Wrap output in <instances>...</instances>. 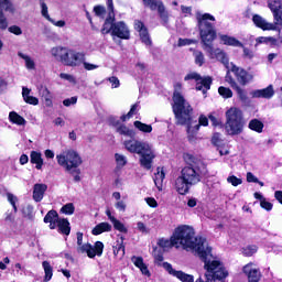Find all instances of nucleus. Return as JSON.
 <instances>
[{
  "instance_id": "774afa93",
  "label": "nucleus",
  "mask_w": 282,
  "mask_h": 282,
  "mask_svg": "<svg viewBox=\"0 0 282 282\" xmlns=\"http://www.w3.org/2000/svg\"><path fill=\"white\" fill-rule=\"evenodd\" d=\"M24 101L28 102V105H39V98L30 95L24 99Z\"/></svg>"
},
{
  "instance_id": "0e129e2a",
  "label": "nucleus",
  "mask_w": 282,
  "mask_h": 282,
  "mask_svg": "<svg viewBox=\"0 0 282 282\" xmlns=\"http://www.w3.org/2000/svg\"><path fill=\"white\" fill-rule=\"evenodd\" d=\"M260 206H261V208H263L264 210H272V208H273V205H272V203H270V202H268V199H262V202H260Z\"/></svg>"
},
{
  "instance_id": "49530a36",
  "label": "nucleus",
  "mask_w": 282,
  "mask_h": 282,
  "mask_svg": "<svg viewBox=\"0 0 282 282\" xmlns=\"http://www.w3.org/2000/svg\"><path fill=\"white\" fill-rule=\"evenodd\" d=\"M112 226H113L115 230H118L119 232H124V234L128 232V229H127V227L124 226V224H122L120 220H118V218H116V219L112 221Z\"/></svg>"
},
{
  "instance_id": "c756f323",
  "label": "nucleus",
  "mask_w": 282,
  "mask_h": 282,
  "mask_svg": "<svg viewBox=\"0 0 282 282\" xmlns=\"http://www.w3.org/2000/svg\"><path fill=\"white\" fill-rule=\"evenodd\" d=\"M56 228H58V231L62 232V235L68 236L69 232H72V228L69 227V220L63 218L57 220Z\"/></svg>"
},
{
  "instance_id": "e2e57ef3",
  "label": "nucleus",
  "mask_w": 282,
  "mask_h": 282,
  "mask_svg": "<svg viewBox=\"0 0 282 282\" xmlns=\"http://www.w3.org/2000/svg\"><path fill=\"white\" fill-rule=\"evenodd\" d=\"M108 80L111 84L112 89H118V87H120V79H118V77L112 76L109 77Z\"/></svg>"
},
{
  "instance_id": "1a4fd4ad",
  "label": "nucleus",
  "mask_w": 282,
  "mask_h": 282,
  "mask_svg": "<svg viewBox=\"0 0 282 282\" xmlns=\"http://www.w3.org/2000/svg\"><path fill=\"white\" fill-rule=\"evenodd\" d=\"M225 131L227 135H241L246 127L241 109L231 107L225 112Z\"/></svg>"
},
{
  "instance_id": "72a5a7b5",
  "label": "nucleus",
  "mask_w": 282,
  "mask_h": 282,
  "mask_svg": "<svg viewBox=\"0 0 282 282\" xmlns=\"http://www.w3.org/2000/svg\"><path fill=\"white\" fill-rule=\"evenodd\" d=\"M9 120L12 122V124H18L19 127H24L25 124V118L17 113L15 111H11L9 113Z\"/></svg>"
},
{
  "instance_id": "f257e3e1",
  "label": "nucleus",
  "mask_w": 282,
  "mask_h": 282,
  "mask_svg": "<svg viewBox=\"0 0 282 282\" xmlns=\"http://www.w3.org/2000/svg\"><path fill=\"white\" fill-rule=\"evenodd\" d=\"M184 161L187 166L183 167L181 175L175 180L174 186L180 195H186L191 191V186L199 184L206 175V165L199 161H195L193 154H184Z\"/></svg>"
},
{
  "instance_id": "3c124183",
  "label": "nucleus",
  "mask_w": 282,
  "mask_h": 282,
  "mask_svg": "<svg viewBox=\"0 0 282 282\" xmlns=\"http://www.w3.org/2000/svg\"><path fill=\"white\" fill-rule=\"evenodd\" d=\"M227 182L231 184V186H240V184H243V181L235 175L228 176Z\"/></svg>"
},
{
  "instance_id": "c03bdc74",
  "label": "nucleus",
  "mask_w": 282,
  "mask_h": 282,
  "mask_svg": "<svg viewBox=\"0 0 282 282\" xmlns=\"http://www.w3.org/2000/svg\"><path fill=\"white\" fill-rule=\"evenodd\" d=\"M257 250H259L257 246H248L242 248V254L243 257H252V254H257Z\"/></svg>"
},
{
  "instance_id": "7ed1b4c3",
  "label": "nucleus",
  "mask_w": 282,
  "mask_h": 282,
  "mask_svg": "<svg viewBox=\"0 0 282 282\" xmlns=\"http://www.w3.org/2000/svg\"><path fill=\"white\" fill-rule=\"evenodd\" d=\"M174 248L192 250L196 257L208 246V241L203 237H195V230L191 226L182 225L173 232Z\"/></svg>"
},
{
  "instance_id": "a18cd8bd",
  "label": "nucleus",
  "mask_w": 282,
  "mask_h": 282,
  "mask_svg": "<svg viewBox=\"0 0 282 282\" xmlns=\"http://www.w3.org/2000/svg\"><path fill=\"white\" fill-rule=\"evenodd\" d=\"M24 217L28 219H34V207L32 205H26L22 208Z\"/></svg>"
},
{
  "instance_id": "393cba45",
  "label": "nucleus",
  "mask_w": 282,
  "mask_h": 282,
  "mask_svg": "<svg viewBox=\"0 0 282 282\" xmlns=\"http://www.w3.org/2000/svg\"><path fill=\"white\" fill-rule=\"evenodd\" d=\"M47 191V185L45 184H35L33 187V199L34 202H41Z\"/></svg>"
},
{
  "instance_id": "a211bd4d",
  "label": "nucleus",
  "mask_w": 282,
  "mask_h": 282,
  "mask_svg": "<svg viewBox=\"0 0 282 282\" xmlns=\"http://www.w3.org/2000/svg\"><path fill=\"white\" fill-rule=\"evenodd\" d=\"M200 127H208V117L200 115L198 118V123L191 122L187 126V134L189 140H193L195 135H197V131H199Z\"/></svg>"
},
{
  "instance_id": "6e6d98bb",
  "label": "nucleus",
  "mask_w": 282,
  "mask_h": 282,
  "mask_svg": "<svg viewBox=\"0 0 282 282\" xmlns=\"http://www.w3.org/2000/svg\"><path fill=\"white\" fill-rule=\"evenodd\" d=\"M86 58L87 57L84 58V62H82V65H84V69H86L87 72H94V69H98V67H100L99 65L86 62Z\"/></svg>"
},
{
  "instance_id": "f3484780",
  "label": "nucleus",
  "mask_w": 282,
  "mask_h": 282,
  "mask_svg": "<svg viewBox=\"0 0 282 282\" xmlns=\"http://www.w3.org/2000/svg\"><path fill=\"white\" fill-rule=\"evenodd\" d=\"M143 3L149 6L151 10H158L160 19L165 23H169V12L166 11V8H164V3H162V1L143 0Z\"/></svg>"
},
{
  "instance_id": "39448f33",
  "label": "nucleus",
  "mask_w": 282,
  "mask_h": 282,
  "mask_svg": "<svg viewBox=\"0 0 282 282\" xmlns=\"http://www.w3.org/2000/svg\"><path fill=\"white\" fill-rule=\"evenodd\" d=\"M108 6V17L101 28V34H111L113 39L129 40L130 32L129 26L122 21H116V13H113V0H107Z\"/></svg>"
},
{
  "instance_id": "dca6fc26",
  "label": "nucleus",
  "mask_w": 282,
  "mask_h": 282,
  "mask_svg": "<svg viewBox=\"0 0 282 282\" xmlns=\"http://www.w3.org/2000/svg\"><path fill=\"white\" fill-rule=\"evenodd\" d=\"M252 21H253L256 28H260V30H263L264 32L280 30L279 25H281V24L276 23V21H274V23H270V22H268L267 19H264L263 17H261L259 14H254L252 17Z\"/></svg>"
},
{
  "instance_id": "b1692460",
  "label": "nucleus",
  "mask_w": 282,
  "mask_h": 282,
  "mask_svg": "<svg viewBox=\"0 0 282 282\" xmlns=\"http://www.w3.org/2000/svg\"><path fill=\"white\" fill-rule=\"evenodd\" d=\"M132 263H134L135 268H139V270L144 274L145 276H151V272L149 271V267L144 263V259L142 257H135L133 256L131 258Z\"/></svg>"
},
{
  "instance_id": "79ce46f5",
  "label": "nucleus",
  "mask_w": 282,
  "mask_h": 282,
  "mask_svg": "<svg viewBox=\"0 0 282 282\" xmlns=\"http://www.w3.org/2000/svg\"><path fill=\"white\" fill-rule=\"evenodd\" d=\"M115 160L117 163V169H122V167L127 166V156H124L120 153H116Z\"/></svg>"
},
{
  "instance_id": "412c9836",
  "label": "nucleus",
  "mask_w": 282,
  "mask_h": 282,
  "mask_svg": "<svg viewBox=\"0 0 282 282\" xmlns=\"http://www.w3.org/2000/svg\"><path fill=\"white\" fill-rule=\"evenodd\" d=\"M134 30L139 32L140 39L144 45H151V37L149 36V31H147V28L144 26V23H142L139 20L134 21Z\"/></svg>"
},
{
  "instance_id": "5701e85b",
  "label": "nucleus",
  "mask_w": 282,
  "mask_h": 282,
  "mask_svg": "<svg viewBox=\"0 0 282 282\" xmlns=\"http://www.w3.org/2000/svg\"><path fill=\"white\" fill-rule=\"evenodd\" d=\"M59 219L56 210H50L44 217V224H50L51 230H54L56 229Z\"/></svg>"
},
{
  "instance_id": "20e7f679",
  "label": "nucleus",
  "mask_w": 282,
  "mask_h": 282,
  "mask_svg": "<svg viewBox=\"0 0 282 282\" xmlns=\"http://www.w3.org/2000/svg\"><path fill=\"white\" fill-rule=\"evenodd\" d=\"M197 257L205 263L206 281L199 276L195 282L224 281L228 276L229 273L226 267H224V263L213 257V248L210 246H207Z\"/></svg>"
},
{
  "instance_id": "de8ad7c7",
  "label": "nucleus",
  "mask_w": 282,
  "mask_h": 282,
  "mask_svg": "<svg viewBox=\"0 0 282 282\" xmlns=\"http://www.w3.org/2000/svg\"><path fill=\"white\" fill-rule=\"evenodd\" d=\"M212 144H214V147H221V144H224V140H221V133L219 132H215L212 137Z\"/></svg>"
},
{
  "instance_id": "423d86ee",
  "label": "nucleus",
  "mask_w": 282,
  "mask_h": 282,
  "mask_svg": "<svg viewBox=\"0 0 282 282\" xmlns=\"http://www.w3.org/2000/svg\"><path fill=\"white\" fill-rule=\"evenodd\" d=\"M173 102V111L177 120V124H188V122H191L193 107H191V104H188L182 95V84L180 83L174 85Z\"/></svg>"
},
{
  "instance_id": "6e6552de",
  "label": "nucleus",
  "mask_w": 282,
  "mask_h": 282,
  "mask_svg": "<svg viewBox=\"0 0 282 282\" xmlns=\"http://www.w3.org/2000/svg\"><path fill=\"white\" fill-rule=\"evenodd\" d=\"M51 56L66 67H80L85 61V53L65 46L51 48Z\"/></svg>"
},
{
  "instance_id": "2f4dec72",
  "label": "nucleus",
  "mask_w": 282,
  "mask_h": 282,
  "mask_svg": "<svg viewBox=\"0 0 282 282\" xmlns=\"http://www.w3.org/2000/svg\"><path fill=\"white\" fill-rule=\"evenodd\" d=\"M42 268L44 270V282L52 281V276H54V268L50 264V261H43Z\"/></svg>"
},
{
  "instance_id": "0eeeda50",
  "label": "nucleus",
  "mask_w": 282,
  "mask_h": 282,
  "mask_svg": "<svg viewBox=\"0 0 282 282\" xmlns=\"http://www.w3.org/2000/svg\"><path fill=\"white\" fill-rule=\"evenodd\" d=\"M123 144L129 153H137L138 155H141L140 162L143 169H147L148 171L151 169L153 160H155V151H153V147L151 144L135 139L124 141Z\"/></svg>"
},
{
  "instance_id": "603ef678",
  "label": "nucleus",
  "mask_w": 282,
  "mask_h": 282,
  "mask_svg": "<svg viewBox=\"0 0 282 282\" xmlns=\"http://www.w3.org/2000/svg\"><path fill=\"white\" fill-rule=\"evenodd\" d=\"M197 43V40L193 39H178V47H185V45H195Z\"/></svg>"
},
{
  "instance_id": "c85d7f7f",
  "label": "nucleus",
  "mask_w": 282,
  "mask_h": 282,
  "mask_svg": "<svg viewBox=\"0 0 282 282\" xmlns=\"http://www.w3.org/2000/svg\"><path fill=\"white\" fill-rule=\"evenodd\" d=\"M208 119L212 122V127H218L219 129H224V119H221V115H219V112L209 113Z\"/></svg>"
},
{
  "instance_id": "864d4df0",
  "label": "nucleus",
  "mask_w": 282,
  "mask_h": 282,
  "mask_svg": "<svg viewBox=\"0 0 282 282\" xmlns=\"http://www.w3.org/2000/svg\"><path fill=\"white\" fill-rule=\"evenodd\" d=\"M74 204L72 203L64 205L61 209V212L64 213V215H74Z\"/></svg>"
},
{
  "instance_id": "ddd939ff",
  "label": "nucleus",
  "mask_w": 282,
  "mask_h": 282,
  "mask_svg": "<svg viewBox=\"0 0 282 282\" xmlns=\"http://www.w3.org/2000/svg\"><path fill=\"white\" fill-rule=\"evenodd\" d=\"M184 80H195L196 83V89L197 91H203V94H206L208 89H210V85H213V78L210 77H204L199 76L197 73H189L185 76Z\"/></svg>"
},
{
  "instance_id": "473e14b6",
  "label": "nucleus",
  "mask_w": 282,
  "mask_h": 282,
  "mask_svg": "<svg viewBox=\"0 0 282 282\" xmlns=\"http://www.w3.org/2000/svg\"><path fill=\"white\" fill-rule=\"evenodd\" d=\"M18 56L22 59H24V64L26 69L34 70L36 69V62H34V58H32L30 55L24 53H18Z\"/></svg>"
},
{
  "instance_id": "13d9d810",
  "label": "nucleus",
  "mask_w": 282,
  "mask_h": 282,
  "mask_svg": "<svg viewBox=\"0 0 282 282\" xmlns=\"http://www.w3.org/2000/svg\"><path fill=\"white\" fill-rule=\"evenodd\" d=\"M94 12L96 14V17H99L100 19H105V7L102 6H96L94 8Z\"/></svg>"
},
{
  "instance_id": "aec40b11",
  "label": "nucleus",
  "mask_w": 282,
  "mask_h": 282,
  "mask_svg": "<svg viewBox=\"0 0 282 282\" xmlns=\"http://www.w3.org/2000/svg\"><path fill=\"white\" fill-rule=\"evenodd\" d=\"M243 273L247 274L249 281L259 282L261 279V272L254 267V263L252 262L243 267Z\"/></svg>"
},
{
  "instance_id": "4d7b16f0",
  "label": "nucleus",
  "mask_w": 282,
  "mask_h": 282,
  "mask_svg": "<svg viewBox=\"0 0 282 282\" xmlns=\"http://www.w3.org/2000/svg\"><path fill=\"white\" fill-rule=\"evenodd\" d=\"M59 78L63 80H67L68 83H72L73 85H76V77L74 75H69L67 73L59 74Z\"/></svg>"
},
{
  "instance_id": "5fc2aeb1",
  "label": "nucleus",
  "mask_w": 282,
  "mask_h": 282,
  "mask_svg": "<svg viewBox=\"0 0 282 282\" xmlns=\"http://www.w3.org/2000/svg\"><path fill=\"white\" fill-rule=\"evenodd\" d=\"M230 69H228V72H227V75H226V77H225V80H226V83H228V85H230V87L232 88V89H235L236 87H238L239 85L237 84V82L232 78V76L230 75Z\"/></svg>"
},
{
  "instance_id": "a878e982",
  "label": "nucleus",
  "mask_w": 282,
  "mask_h": 282,
  "mask_svg": "<svg viewBox=\"0 0 282 282\" xmlns=\"http://www.w3.org/2000/svg\"><path fill=\"white\" fill-rule=\"evenodd\" d=\"M165 177H166V173H164V167H158L153 178L158 191H162V186L164 184Z\"/></svg>"
},
{
  "instance_id": "c9c22d12",
  "label": "nucleus",
  "mask_w": 282,
  "mask_h": 282,
  "mask_svg": "<svg viewBox=\"0 0 282 282\" xmlns=\"http://www.w3.org/2000/svg\"><path fill=\"white\" fill-rule=\"evenodd\" d=\"M134 127L142 133H151V131H153V127L151 124H147L141 121H134Z\"/></svg>"
},
{
  "instance_id": "4be33fe9",
  "label": "nucleus",
  "mask_w": 282,
  "mask_h": 282,
  "mask_svg": "<svg viewBox=\"0 0 282 282\" xmlns=\"http://www.w3.org/2000/svg\"><path fill=\"white\" fill-rule=\"evenodd\" d=\"M253 98H265L267 100H270L274 96V87L272 85H269L264 89H258L252 93Z\"/></svg>"
},
{
  "instance_id": "69168bd1",
  "label": "nucleus",
  "mask_w": 282,
  "mask_h": 282,
  "mask_svg": "<svg viewBox=\"0 0 282 282\" xmlns=\"http://www.w3.org/2000/svg\"><path fill=\"white\" fill-rule=\"evenodd\" d=\"M9 32H11V34H15V36H21V34H23V31L17 25L10 26Z\"/></svg>"
},
{
  "instance_id": "6ab92c4d",
  "label": "nucleus",
  "mask_w": 282,
  "mask_h": 282,
  "mask_svg": "<svg viewBox=\"0 0 282 282\" xmlns=\"http://www.w3.org/2000/svg\"><path fill=\"white\" fill-rule=\"evenodd\" d=\"M268 7L273 13L275 23L282 25V2L281 0H268Z\"/></svg>"
},
{
  "instance_id": "9b49d317",
  "label": "nucleus",
  "mask_w": 282,
  "mask_h": 282,
  "mask_svg": "<svg viewBox=\"0 0 282 282\" xmlns=\"http://www.w3.org/2000/svg\"><path fill=\"white\" fill-rule=\"evenodd\" d=\"M77 245L79 246L78 252H82V254L86 253L89 259L102 257L105 245L101 241L95 242V246H91V243L83 245V234L77 232Z\"/></svg>"
},
{
  "instance_id": "4c0bfd02",
  "label": "nucleus",
  "mask_w": 282,
  "mask_h": 282,
  "mask_svg": "<svg viewBox=\"0 0 282 282\" xmlns=\"http://www.w3.org/2000/svg\"><path fill=\"white\" fill-rule=\"evenodd\" d=\"M139 108H140V105L134 104L127 115L121 116L122 122H127V120H130V118H133V116H135L138 113Z\"/></svg>"
},
{
  "instance_id": "338daca9",
  "label": "nucleus",
  "mask_w": 282,
  "mask_h": 282,
  "mask_svg": "<svg viewBox=\"0 0 282 282\" xmlns=\"http://www.w3.org/2000/svg\"><path fill=\"white\" fill-rule=\"evenodd\" d=\"M234 89H236L240 100H246L248 98V96L246 95V91L243 89H241V87L236 86V88H234Z\"/></svg>"
},
{
  "instance_id": "f8f14e48",
  "label": "nucleus",
  "mask_w": 282,
  "mask_h": 282,
  "mask_svg": "<svg viewBox=\"0 0 282 282\" xmlns=\"http://www.w3.org/2000/svg\"><path fill=\"white\" fill-rule=\"evenodd\" d=\"M216 59H218L220 63H223V65L226 67V69H230L235 74V76H236L238 83H240V85H248V83H252V78H254V76L252 74L246 72V69L238 67L234 63H230L227 54H226L227 63L224 62V58H216Z\"/></svg>"
},
{
  "instance_id": "58836bf2",
  "label": "nucleus",
  "mask_w": 282,
  "mask_h": 282,
  "mask_svg": "<svg viewBox=\"0 0 282 282\" xmlns=\"http://www.w3.org/2000/svg\"><path fill=\"white\" fill-rule=\"evenodd\" d=\"M159 246H160V248H163V250H169V249L175 247V242H173V236L171 237L170 240L164 239V238L160 239Z\"/></svg>"
},
{
  "instance_id": "8fccbe9b",
  "label": "nucleus",
  "mask_w": 282,
  "mask_h": 282,
  "mask_svg": "<svg viewBox=\"0 0 282 282\" xmlns=\"http://www.w3.org/2000/svg\"><path fill=\"white\" fill-rule=\"evenodd\" d=\"M218 94L223 97V98H232V90H230V88H226L224 86H220L218 88Z\"/></svg>"
},
{
  "instance_id": "bf43d9fd",
  "label": "nucleus",
  "mask_w": 282,
  "mask_h": 282,
  "mask_svg": "<svg viewBox=\"0 0 282 282\" xmlns=\"http://www.w3.org/2000/svg\"><path fill=\"white\" fill-rule=\"evenodd\" d=\"M115 208H117L119 213H124L127 210V203L124 200H117Z\"/></svg>"
},
{
  "instance_id": "cd10ccee",
  "label": "nucleus",
  "mask_w": 282,
  "mask_h": 282,
  "mask_svg": "<svg viewBox=\"0 0 282 282\" xmlns=\"http://www.w3.org/2000/svg\"><path fill=\"white\" fill-rule=\"evenodd\" d=\"M31 158V164H35V169L37 171H41L43 169V154L41 152L32 151L30 154Z\"/></svg>"
},
{
  "instance_id": "f704fd0d",
  "label": "nucleus",
  "mask_w": 282,
  "mask_h": 282,
  "mask_svg": "<svg viewBox=\"0 0 282 282\" xmlns=\"http://www.w3.org/2000/svg\"><path fill=\"white\" fill-rule=\"evenodd\" d=\"M264 124L259 119H252L249 121V129L256 131V133H263Z\"/></svg>"
},
{
  "instance_id": "4468645a",
  "label": "nucleus",
  "mask_w": 282,
  "mask_h": 282,
  "mask_svg": "<svg viewBox=\"0 0 282 282\" xmlns=\"http://www.w3.org/2000/svg\"><path fill=\"white\" fill-rule=\"evenodd\" d=\"M3 10L4 12H10V14H14V12H17V8L12 0H0V30L8 29V18L3 14Z\"/></svg>"
},
{
  "instance_id": "e433bc0d",
  "label": "nucleus",
  "mask_w": 282,
  "mask_h": 282,
  "mask_svg": "<svg viewBox=\"0 0 282 282\" xmlns=\"http://www.w3.org/2000/svg\"><path fill=\"white\" fill-rule=\"evenodd\" d=\"M193 56L195 65H198V67H202V65L206 63V57L204 56V53L202 51H194Z\"/></svg>"
},
{
  "instance_id": "bb28decb",
  "label": "nucleus",
  "mask_w": 282,
  "mask_h": 282,
  "mask_svg": "<svg viewBox=\"0 0 282 282\" xmlns=\"http://www.w3.org/2000/svg\"><path fill=\"white\" fill-rule=\"evenodd\" d=\"M219 39L224 45H230L231 47H243V43L230 35L220 34Z\"/></svg>"
},
{
  "instance_id": "9d476101",
  "label": "nucleus",
  "mask_w": 282,
  "mask_h": 282,
  "mask_svg": "<svg viewBox=\"0 0 282 282\" xmlns=\"http://www.w3.org/2000/svg\"><path fill=\"white\" fill-rule=\"evenodd\" d=\"M57 164L65 169L66 172L74 171V169H78L80 164H83V160L78 152L74 150H66L56 155Z\"/></svg>"
},
{
  "instance_id": "f03ea898",
  "label": "nucleus",
  "mask_w": 282,
  "mask_h": 282,
  "mask_svg": "<svg viewBox=\"0 0 282 282\" xmlns=\"http://www.w3.org/2000/svg\"><path fill=\"white\" fill-rule=\"evenodd\" d=\"M196 21L198 23L200 42L203 43V50H205L209 58H223L224 63H227L226 52L221 48L213 47V42L217 39V31L215 30V18L210 13H196ZM213 23H212V22Z\"/></svg>"
},
{
  "instance_id": "052dcab7",
  "label": "nucleus",
  "mask_w": 282,
  "mask_h": 282,
  "mask_svg": "<svg viewBox=\"0 0 282 282\" xmlns=\"http://www.w3.org/2000/svg\"><path fill=\"white\" fill-rule=\"evenodd\" d=\"M78 102V97H70L63 100L64 107H72V105H76Z\"/></svg>"
},
{
  "instance_id": "2eb2a0df",
  "label": "nucleus",
  "mask_w": 282,
  "mask_h": 282,
  "mask_svg": "<svg viewBox=\"0 0 282 282\" xmlns=\"http://www.w3.org/2000/svg\"><path fill=\"white\" fill-rule=\"evenodd\" d=\"M163 268H164V270H166V272H169V274L178 279V281L195 282V278L192 274H188V273H185L183 271H177V270L173 269V265L169 262H164Z\"/></svg>"
},
{
  "instance_id": "ea45409f",
  "label": "nucleus",
  "mask_w": 282,
  "mask_h": 282,
  "mask_svg": "<svg viewBox=\"0 0 282 282\" xmlns=\"http://www.w3.org/2000/svg\"><path fill=\"white\" fill-rule=\"evenodd\" d=\"M117 133H120V135H127L128 138H133V135H135L133 130L127 128L124 124L117 127Z\"/></svg>"
},
{
  "instance_id": "a19ab883",
  "label": "nucleus",
  "mask_w": 282,
  "mask_h": 282,
  "mask_svg": "<svg viewBox=\"0 0 282 282\" xmlns=\"http://www.w3.org/2000/svg\"><path fill=\"white\" fill-rule=\"evenodd\" d=\"M41 14L46 21H51L52 17H50V9L47 8V3L45 0H40Z\"/></svg>"
},
{
  "instance_id": "680f3d73",
  "label": "nucleus",
  "mask_w": 282,
  "mask_h": 282,
  "mask_svg": "<svg viewBox=\"0 0 282 282\" xmlns=\"http://www.w3.org/2000/svg\"><path fill=\"white\" fill-rule=\"evenodd\" d=\"M67 173H70V175H73L75 182H80V169L75 167L72 171H68Z\"/></svg>"
},
{
  "instance_id": "09e8293b",
  "label": "nucleus",
  "mask_w": 282,
  "mask_h": 282,
  "mask_svg": "<svg viewBox=\"0 0 282 282\" xmlns=\"http://www.w3.org/2000/svg\"><path fill=\"white\" fill-rule=\"evenodd\" d=\"M40 94L46 101V107H52V99L50 98V90L47 88H41Z\"/></svg>"
},
{
  "instance_id": "7c9ffc66",
  "label": "nucleus",
  "mask_w": 282,
  "mask_h": 282,
  "mask_svg": "<svg viewBox=\"0 0 282 282\" xmlns=\"http://www.w3.org/2000/svg\"><path fill=\"white\" fill-rule=\"evenodd\" d=\"M91 232L95 236L102 235V232H111V225L109 223H100L95 226Z\"/></svg>"
},
{
  "instance_id": "37998d69",
  "label": "nucleus",
  "mask_w": 282,
  "mask_h": 282,
  "mask_svg": "<svg viewBox=\"0 0 282 282\" xmlns=\"http://www.w3.org/2000/svg\"><path fill=\"white\" fill-rule=\"evenodd\" d=\"M256 42L258 44L265 43L267 45H276V39L272 36H269V37L260 36V37H257Z\"/></svg>"
}]
</instances>
